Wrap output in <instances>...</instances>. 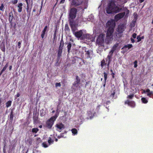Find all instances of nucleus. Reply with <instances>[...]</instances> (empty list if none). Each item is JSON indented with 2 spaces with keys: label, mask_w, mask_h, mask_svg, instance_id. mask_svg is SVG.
Wrapping results in <instances>:
<instances>
[{
  "label": "nucleus",
  "mask_w": 153,
  "mask_h": 153,
  "mask_svg": "<svg viewBox=\"0 0 153 153\" xmlns=\"http://www.w3.org/2000/svg\"><path fill=\"white\" fill-rule=\"evenodd\" d=\"M107 10H122V7L117 4V2L114 0L109 1L107 7Z\"/></svg>",
  "instance_id": "nucleus-2"
},
{
  "label": "nucleus",
  "mask_w": 153,
  "mask_h": 153,
  "mask_svg": "<svg viewBox=\"0 0 153 153\" xmlns=\"http://www.w3.org/2000/svg\"><path fill=\"white\" fill-rule=\"evenodd\" d=\"M8 66V63H7L3 67L2 70L1 71L3 73L6 70Z\"/></svg>",
  "instance_id": "nucleus-32"
},
{
  "label": "nucleus",
  "mask_w": 153,
  "mask_h": 153,
  "mask_svg": "<svg viewBox=\"0 0 153 153\" xmlns=\"http://www.w3.org/2000/svg\"><path fill=\"white\" fill-rule=\"evenodd\" d=\"M63 134H61L60 135L58 136V137H57L59 139H60L61 137H62L63 136H62V135Z\"/></svg>",
  "instance_id": "nucleus-54"
},
{
  "label": "nucleus",
  "mask_w": 153,
  "mask_h": 153,
  "mask_svg": "<svg viewBox=\"0 0 153 153\" xmlns=\"http://www.w3.org/2000/svg\"><path fill=\"white\" fill-rule=\"evenodd\" d=\"M90 82L89 81L87 82H86V83H85V87H86V86H87L88 84H89Z\"/></svg>",
  "instance_id": "nucleus-55"
},
{
  "label": "nucleus",
  "mask_w": 153,
  "mask_h": 153,
  "mask_svg": "<svg viewBox=\"0 0 153 153\" xmlns=\"http://www.w3.org/2000/svg\"><path fill=\"white\" fill-rule=\"evenodd\" d=\"M22 4L21 3H19L18 5V7L19 8V10H22Z\"/></svg>",
  "instance_id": "nucleus-40"
},
{
  "label": "nucleus",
  "mask_w": 153,
  "mask_h": 153,
  "mask_svg": "<svg viewBox=\"0 0 153 153\" xmlns=\"http://www.w3.org/2000/svg\"><path fill=\"white\" fill-rule=\"evenodd\" d=\"M118 43H116L113 46L111 51L109 52V54L107 56V59H108V61L107 65L108 67H109L111 61V58L113 53L114 51L116 50L118 46Z\"/></svg>",
  "instance_id": "nucleus-4"
},
{
  "label": "nucleus",
  "mask_w": 153,
  "mask_h": 153,
  "mask_svg": "<svg viewBox=\"0 0 153 153\" xmlns=\"http://www.w3.org/2000/svg\"><path fill=\"white\" fill-rule=\"evenodd\" d=\"M42 145H43V146L45 148H46L48 147V146L45 143H42Z\"/></svg>",
  "instance_id": "nucleus-47"
},
{
  "label": "nucleus",
  "mask_w": 153,
  "mask_h": 153,
  "mask_svg": "<svg viewBox=\"0 0 153 153\" xmlns=\"http://www.w3.org/2000/svg\"><path fill=\"white\" fill-rule=\"evenodd\" d=\"M55 127H56L57 129L59 130H61L65 128L64 125L62 123H59L56 124L55 125Z\"/></svg>",
  "instance_id": "nucleus-15"
},
{
  "label": "nucleus",
  "mask_w": 153,
  "mask_h": 153,
  "mask_svg": "<svg viewBox=\"0 0 153 153\" xmlns=\"http://www.w3.org/2000/svg\"><path fill=\"white\" fill-rule=\"evenodd\" d=\"M83 33L82 31L80 30L79 31L75 32L73 34L77 38H79L81 37Z\"/></svg>",
  "instance_id": "nucleus-12"
},
{
  "label": "nucleus",
  "mask_w": 153,
  "mask_h": 153,
  "mask_svg": "<svg viewBox=\"0 0 153 153\" xmlns=\"http://www.w3.org/2000/svg\"><path fill=\"white\" fill-rule=\"evenodd\" d=\"M12 103V101L10 100H9L7 101L6 103V107L8 108L11 105Z\"/></svg>",
  "instance_id": "nucleus-26"
},
{
  "label": "nucleus",
  "mask_w": 153,
  "mask_h": 153,
  "mask_svg": "<svg viewBox=\"0 0 153 153\" xmlns=\"http://www.w3.org/2000/svg\"><path fill=\"white\" fill-rule=\"evenodd\" d=\"M14 108H12L11 110V112L10 114V119L11 121H13V111Z\"/></svg>",
  "instance_id": "nucleus-18"
},
{
  "label": "nucleus",
  "mask_w": 153,
  "mask_h": 153,
  "mask_svg": "<svg viewBox=\"0 0 153 153\" xmlns=\"http://www.w3.org/2000/svg\"><path fill=\"white\" fill-rule=\"evenodd\" d=\"M20 96V95L19 93H17V94L16 95L17 97H19Z\"/></svg>",
  "instance_id": "nucleus-61"
},
{
  "label": "nucleus",
  "mask_w": 153,
  "mask_h": 153,
  "mask_svg": "<svg viewBox=\"0 0 153 153\" xmlns=\"http://www.w3.org/2000/svg\"><path fill=\"white\" fill-rule=\"evenodd\" d=\"M115 93V90H114L111 93V94L110 95V97H112V98H113L114 96V94Z\"/></svg>",
  "instance_id": "nucleus-38"
},
{
  "label": "nucleus",
  "mask_w": 153,
  "mask_h": 153,
  "mask_svg": "<svg viewBox=\"0 0 153 153\" xmlns=\"http://www.w3.org/2000/svg\"><path fill=\"white\" fill-rule=\"evenodd\" d=\"M57 117V114H56L54 116L51 117V118L54 121H55Z\"/></svg>",
  "instance_id": "nucleus-35"
},
{
  "label": "nucleus",
  "mask_w": 153,
  "mask_h": 153,
  "mask_svg": "<svg viewBox=\"0 0 153 153\" xmlns=\"http://www.w3.org/2000/svg\"><path fill=\"white\" fill-rule=\"evenodd\" d=\"M11 28L15 29L16 28V24L15 22H14L13 21L10 22Z\"/></svg>",
  "instance_id": "nucleus-21"
},
{
  "label": "nucleus",
  "mask_w": 153,
  "mask_h": 153,
  "mask_svg": "<svg viewBox=\"0 0 153 153\" xmlns=\"http://www.w3.org/2000/svg\"><path fill=\"white\" fill-rule=\"evenodd\" d=\"M13 18H14L13 15L12 14V13L11 12L10 13L9 15V22L13 21L12 19Z\"/></svg>",
  "instance_id": "nucleus-24"
},
{
  "label": "nucleus",
  "mask_w": 153,
  "mask_h": 153,
  "mask_svg": "<svg viewBox=\"0 0 153 153\" xmlns=\"http://www.w3.org/2000/svg\"><path fill=\"white\" fill-rule=\"evenodd\" d=\"M125 104H128V105L132 108H134L135 106V102L133 101H130L129 100H127L125 101Z\"/></svg>",
  "instance_id": "nucleus-10"
},
{
  "label": "nucleus",
  "mask_w": 153,
  "mask_h": 153,
  "mask_svg": "<svg viewBox=\"0 0 153 153\" xmlns=\"http://www.w3.org/2000/svg\"><path fill=\"white\" fill-rule=\"evenodd\" d=\"M144 1V0H139V1L140 3H141V2H143Z\"/></svg>",
  "instance_id": "nucleus-64"
},
{
  "label": "nucleus",
  "mask_w": 153,
  "mask_h": 153,
  "mask_svg": "<svg viewBox=\"0 0 153 153\" xmlns=\"http://www.w3.org/2000/svg\"><path fill=\"white\" fill-rule=\"evenodd\" d=\"M48 142L49 145H51V144H52L54 142L53 139L54 138H55V137H53V138L52 139L51 137H49L48 138Z\"/></svg>",
  "instance_id": "nucleus-20"
},
{
  "label": "nucleus",
  "mask_w": 153,
  "mask_h": 153,
  "mask_svg": "<svg viewBox=\"0 0 153 153\" xmlns=\"http://www.w3.org/2000/svg\"><path fill=\"white\" fill-rule=\"evenodd\" d=\"M88 35V34H85L84 35H83V36H84V38H82V39L86 38L87 37V36Z\"/></svg>",
  "instance_id": "nucleus-52"
},
{
  "label": "nucleus",
  "mask_w": 153,
  "mask_h": 153,
  "mask_svg": "<svg viewBox=\"0 0 153 153\" xmlns=\"http://www.w3.org/2000/svg\"><path fill=\"white\" fill-rule=\"evenodd\" d=\"M124 24H120L116 29L117 32L114 33V37L117 38H119L122 36V33L123 32L126 27Z\"/></svg>",
  "instance_id": "nucleus-3"
},
{
  "label": "nucleus",
  "mask_w": 153,
  "mask_h": 153,
  "mask_svg": "<svg viewBox=\"0 0 153 153\" xmlns=\"http://www.w3.org/2000/svg\"><path fill=\"white\" fill-rule=\"evenodd\" d=\"M106 13L108 14H110L113 12V10H106Z\"/></svg>",
  "instance_id": "nucleus-46"
},
{
  "label": "nucleus",
  "mask_w": 153,
  "mask_h": 153,
  "mask_svg": "<svg viewBox=\"0 0 153 153\" xmlns=\"http://www.w3.org/2000/svg\"><path fill=\"white\" fill-rule=\"evenodd\" d=\"M111 75L112 76V77L113 78H114L115 74L113 72H112L111 74Z\"/></svg>",
  "instance_id": "nucleus-57"
},
{
  "label": "nucleus",
  "mask_w": 153,
  "mask_h": 153,
  "mask_svg": "<svg viewBox=\"0 0 153 153\" xmlns=\"http://www.w3.org/2000/svg\"><path fill=\"white\" fill-rule=\"evenodd\" d=\"M138 15L135 13H134V19H133V21L134 22H136V20H137V17H138Z\"/></svg>",
  "instance_id": "nucleus-28"
},
{
  "label": "nucleus",
  "mask_w": 153,
  "mask_h": 153,
  "mask_svg": "<svg viewBox=\"0 0 153 153\" xmlns=\"http://www.w3.org/2000/svg\"><path fill=\"white\" fill-rule=\"evenodd\" d=\"M83 2V0H73L72 4L75 6H78L81 4Z\"/></svg>",
  "instance_id": "nucleus-14"
},
{
  "label": "nucleus",
  "mask_w": 153,
  "mask_h": 153,
  "mask_svg": "<svg viewBox=\"0 0 153 153\" xmlns=\"http://www.w3.org/2000/svg\"><path fill=\"white\" fill-rule=\"evenodd\" d=\"M64 45V41H63V39H62L61 40V41H60V44L59 46L61 45V46H62V47H63Z\"/></svg>",
  "instance_id": "nucleus-39"
},
{
  "label": "nucleus",
  "mask_w": 153,
  "mask_h": 153,
  "mask_svg": "<svg viewBox=\"0 0 153 153\" xmlns=\"http://www.w3.org/2000/svg\"><path fill=\"white\" fill-rule=\"evenodd\" d=\"M134 97V94H132L131 95H128L127 97V98L131 99H132Z\"/></svg>",
  "instance_id": "nucleus-37"
},
{
  "label": "nucleus",
  "mask_w": 153,
  "mask_h": 153,
  "mask_svg": "<svg viewBox=\"0 0 153 153\" xmlns=\"http://www.w3.org/2000/svg\"><path fill=\"white\" fill-rule=\"evenodd\" d=\"M72 45L71 42H70L68 43V45H67V49H68V53H69L70 52V51L71 49V47Z\"/></svg>",
  "instance_id": "nucleus-23"
},
{
  "label": "nucleus",
  "mask_w": 153,
  "mask_h": 153,
  "mask_svg": "<svg viewBox=\"0 0 153 153\" xmlns=\"http://www.w3.org/2000/svg\"><path fill=\"white\" fill-rule=\"evenodd\" d=\"M136 36L137 34L135 33H134L132 35V36L134 39H135L136 38Z\"/></svg>",
  "instance_id": "nucleus-48"
},
{
  "label": "nucleus",
  "mask_w": 153,
  "mask_h": 153,
  "mask_svg": "<svg viewBox=\"0 0 153 153\" xmlns=\"http://www.w3.org/2000/svg\"><path fill=\"white\" fill-rule=\"evenodd\" d=\"M4 7V5L3 4H2L1 6L0 7V10H2Z\"/></svg>",
  "instance_id": "nucleus-56"
},
{
  "label": "nucleus",
  "mask_w": 153,
  "mask_h": 153,
  "mask_svg": "<svg viewBox=\"0 0 153 153\" xmlns=\"http://www.w3.org/2000/svg\"><path fill=\"white\" fill-rule=\"evenodd\" d=\"M131 42L133 43H134L135 42L134 40L132 38H131Z\"/></svg>",
  "instance_id": "nucleus-58"
},
{
  "label": "nucleus",
  "mask_w": 153,
  "mask_h": 153,
  "mask_svg": "<svg viewBox=\"0 0 153 153\" xmlns=\"http://www.w3.org/2000/svg\"><path fill=\"white\" fill-rule=\"evenodd\" d=\"M65 0H61L60 1V3H63L65 1Z\"/></svg>",
  "instance_id": "nucleus-60"
},
{
  "label": "nucleus",
  "mask_w": 153,
  "mask_h": 153,
  "mask_svg": "<svg viewBox=\"0 0 153 153\" xmlns=\"http://www.w3.org/2000/svg\"><path fill=\"white\" fill-rule=\"evenodd\" d=\"M115 25V22L113 20L109 21L106 23V26L108 28L106 33V41H108V42L113 39V33Z\"/></svg>",
  "instance_id": "nucleus-1"
},
{
  "label": "nucleus",
  "mask_w": 153,
  "mask_h": 153,
  "mask_svg": "<svg viewBox=\"0 0 153 153\" xmlns=\"http://www.w3.org/2000/svg\"><path fill=\"white\" fill-rule=\"evenodd\" d=\"M48 27L47 26H45L44 28L43 29V30L41 34V37L42 39H43L45 34V33L47 31Z\"/></svg>",
  "instance_id": "nucleus-17"
},
{
  "label": "nucleus",
  "mask_w": 153,
  "mask_h": 153,
  "mask_svg": "<svg viewBox=\"0 0 153 153\" xmlns=\"http://www.w3.org/2000/svg\"><path fill=\"white\" fill-rule=\"evenodd\" d=\"M54 121L51 118L48 119L46 122V127L48 129L51 128Z\"/></svg>",
  "instance_id": "nucleus-8"
},
{
  "label": "nucleus",
  "mask_w": 153,
  "mask_h": 153,
  "mask_svg": "<svg viewBox=\"0 0 153 153\" xmlns=\"http://www.w3.org/2000/svg\"><path fill=\"white\" fill-rule=\"evenodd\" d=\"M61 86V84L60 82L59 83H56L55 84V86L56 87H60Z\"/></svg>",
  "instance_id": "nucleus-45"
},
{
  "label": "nucleus",
  "mask_w": 153,
  "mask_h": 153,
  "mask_svg": "<svg viewBox=\"0 0 153 153\" xmlns=\"http://www.w3.org/2000/svg\"><path fill=\"white\" fill-rule=\"evenodd\" d=\"M63 47L61 46V45L59 46V50L58 51L57 58V59L58 61L59 60L60 58L62 55Z\"/></svg>",
  "instance_id": "nucleus-11"
},
{
  "label": "nucleus",
  "mask_w": 153,
  "mask_h": 153,
  "mask_svg": "<svg viewBox=\"0 0 153 153\" xmlns=\"http://www.w3.org/2000/svg\"><path fill=\"white\" fill-rule=\"evenodd\" d=\"M133 46L132 44H128L126 45H125L121 49H124V52H126L128 49L131 48Z\"/></svg>",
  "instance_id": "nucleus-16"
},
{
  "label": "nucleus",
  "mask_w": 153,
  "mask_h": 153,
  "mask_svg": "<svg viewBox=\"0 0 153 153\" xmlns=\"http://www.w3.org/2000/svg\"><path fill=\"white\" fill-rule=\"evenodd\" d=\"M118 1H119L120 2L123 3H126L127 1V0H117Z\"/></svg>",
  "instance_id": "nucleus-43"
},
{
  "label": "nucleus",
  "mask_w": 153,
  "mask_h": 153,
  "mask_svg": "<svg viewBox=\"0 0 153 153\" xmlns=\"http://www.w3.org/2000/svg\"><path fill=\"white\" fill-rule=\"evenodd\" d=\"M25 1L26 2L27 4V5L29 4L30 0H25Z\"/></svg>",
  "instance_id": "nucleus-53"
},
{
  "label": "nucleus",
  "mask_w": 153,
  "mask_h": 153,
  "mask_svg": "<svg viewBox=\"0 0 153 153\" xmlns=\"http://www.w3.org/2000/svg\"><path fill=\"white\" fill-rule=\"evenodd\" d=\"M137 42H139L141 40L142 38L140 37V36H137Z\"/></svg>",
  "instance_id": "nucleus-42"
},
{
  "label": "nucleus",
  "mask_w": 153,
  "mask_h": 153,
  "mask_svg": "<svg viewBox=\"0 0 153 153\" xmlns=\"http://www.w3.org/2000/svg\"><path fill=\"white\" fill-rule=\"evenodd\" d=\"M22 42V41H19L18 43V47L19 48H21V43Z\"/></svg>",
  "instance_id": "nucleus-41"
},
{
  "label": "nucleus",
  "mask_w": 153,
  "mask_h": 153,
  "mask_svg": "<svg viewBox=\"0 0 153 153\" xmlns=\"http://www.w3.org/2000/svg\"><path fill=\"white\" fill-rule=\"evenodd\" d=\"M87 113L90 118L92 117L94 115V114H92L90 111H88Z\"/></svg>",
  "instance_id": "nucleus-33"
},
{
  "label": "nucleus",
  "mask_w": 153,
  "mask_h": 153,
  "mask_svg": "<svg viewBox=\"0 0 153 153\" xmlns=\"http://www.w3.org/2000/svg\"><path fill=\"white\" fill-rule=\"evenodd\" d=\"M152 92H150L148 93L147 94V96H148L150 97H151V95H152Z\"/></svg>",
  "instance_id": "nucleus-50"
},
{
  "label": "nucleus",
  "mask_w": 153,
  "mask_h": 153,
  "mask_svg": "<svg viewBox=\"0 0 153 153\" xmlns=\"http://www.w3.org/2000/svg\"><path fill=\"white\" fill-rule=\"evenodd\" d=\"M103 74L104 75V81H105V82H106V80L107 78L108 73L104 72L103 73Z\"/></svg>",
  "instance_id": "nucleus-31"
},
{
  "label": "nucleus",
  "mask_w": 153,
  "mask_h": 153,
  "mask_svg": "<svg viewBox=\"0 0 153 153\" xmlns=\"http://www.w3.org/2000/svg\"><path fill=\"white\" fill-rule=\"evenodd\" d=\"M137 60H135L134 62V67L135 68H136L137 66Z\"/></svg>",
  "instance_id": "nucleus-44"
},
{
  "label": "nucleus",
  "mask_w": 153,
  "mask_h": 153,
  "mask_svg": "<svg viewBox=\"0 0 153 153\" xmlns=\"http://www.w3.org/2000/svg\"><path fill=\"white\" fill-rule=\"evenodd\" d=\"M56 32H57V30H56V29L55 30L54 32V34H53V39L54 40L56 39Z\"/></svg>",
  "instance_id": "nucleus-36"
},
{
  "label": "nucleus",
  "mask_w": 153,
  "mask_h": 153,
  "mask_svg": "<svg viewBox=\"0 0 153 153\" xmlns=\"http://www.w3.org/2000/svg\"><path fill=\"white\" fill-rule=\"evenodd\" d=\"M143 91H144V93H145V92H147V93H149V92H150V90H149V89H148V88L146 90V91H145V90H144Z\"/></svg>",
  "instance_id": "nucleus-51"
},
{
  "label": "nucleus",
  "mask_w": 153,
  "mask_h": 153,
  "mask_svg": "<svg viewBox=\"0 0 153 153\" xmlns=\"http://www.w3.org/2000/svg\"><path fill=\"white\" fill-rule=\"evenodd\" d=\"M105 34H101L97 37V43L99 45H102L104 42Z\"/></svg>",
  "instance_id": "nucleus-7"
},
{
  "label": "nucleus",
  "mask_w": 153,
  "mask_h": 153,
  "mask_svg": "<svg viewBox=\"0 0 153 153\" xmlns=\"http://www.w3.org/2000/svg\"><path fill=\"white\" fill-rule=\"evenodd\" d=\"M125 14V13H119L116 15L114 17V19L116 21H117L120 20V19L122 18Z\"/></svg>",
  "instance_id": "nucleus-13"
},
{
  "label": "nucleus",
  "mask_w": 153,
  "mask_h": 153,
  "mask_svg": "<svg viewBox=\"0 0 153 153\" xmlns=\"http://www.w3.org/2000/svg\"><path fill=\"white\" fill-rule=\"evenodd\" d=\"M78 10H70L68 17L69 22L75 21L74 19L76 17L77 15L78 16Z\"/></svg>",
  "instance_id": "nucleus-5"
},
{
  "label": "nucleus",
  "mask_w": 153,
  "mask_h": 153,
  "mask_svg": "<svg viewBox=\"0 0 153 153\" xmlns=\"http://www.w3.org/2000/svg\"><path fill=\"white\" fill-rule=\"evenodd\" d=\"M0 48L2 51L5 52V45L4 44L1 43L0 45Z\"/></svg>",
  "instance_id": "nucleus-19"
},
{
  "label": "nucleus",
  "mask_w": 153,
  "mask_h": 153,
  "mask_svg": "<svg viewBox=\"0 0 153 153\" xmlns=\"http://www.w3.org/2000/svg\"><path fill=\"white\" fill-rule=\"evenodd\" d=\"M106 82H105V81H104V83L103 85V87H104L105 85H106Z\"/></svg>",
  "instance_id": "nucleus-63"
},
{
  "label": "nucleus",
  "mask_w": 153,
  "mask_h": 153,
  "mask_svg": "<svg viewBox=\"0 0 153 153\" xmlns=\"http://www.w3.org/2000/svg\"><path fill=\"white\" fill-rule=\"evenodd\" d=\"M12 68V66L11 65L9 67V70H11Z\"/></svg>",
  "instance_id": "nucleus-62"
},
{
  "label": "nucleus",
  "mask_w": 153,
  "mask_h": 153,
  "mask_svg": "<svg viewBox=\"0 0 153 153\" xmlns=\"http://www.w3.org/2000/svg\"><path fill=\"white\" fill-rule=\"evenodd\" d=\"M141 101L144 103H146L148 102V101L145 97H143L141 98Z\"/></svg>",
  "instance_id": "nucleus-29"
},
{
  "label": "nucleus",
  "mask_w": 153,
  "mask_h": 153,
  "mask_svg": "<svg viewBox=\"0 0 153 153\" xmlns=\"http://www.w3.org/2000/svg\"><path fill=\"white\" fill-rule=\"evenodd\" d=\"M69 24L73 33H74L77 30L76 21L70 22H69Z\"/></svg>",
  "instance_id": "nucleus-9"
},
{
  "label": "nucleus",
  "mask_w": 153,
  "mask_h": 153,
  "mask_svg": "<svg viewBox=\"0 0 153 153\" xmlns=\"http://www.w3.org/2000/svg\"><path fill=\"white\" fill-rule=\"evenodd\" d=\"M86 52L85 53V55L87 56V58H89L90 57V51L89 50H88L87 51H85Z\"/></svg>",
  "instance_id": "nucleus-25"
},
{
  "label": "nucleus",
  "mask_w": 153,
  "mask_h": 153,
  "mask_svg": "<svg viewBox=\"0 0 153 153\" xmlns=\"http://www.w3.org/2000/svg\"><path fill=\"white\" fill-rule=\"evenodd\" d=\"M107 65V63L105 62V59H103L101 62V66L102 68L104 66H105Z\"/></svg>",
  "instance_id": "nucleus-22"
},
{
  "label": "nucleus",
  "mask_w": 153,
  "mask_h": 153,
  "mask_svg": "<svg viewBox=\"0 0 153 153\" xmlns=\"http://www.w3.org/2000/svg\"><path fill=\"white\" fill-rule=\"evenodd\" d=\"M80 82L81 80L79 77L78 76H76L75 81L72 85L73 87H73L75 88H73V89L76 90V89L80 88L81 86H79V85L80 84Z\"/></svg>",
  "instance_id": "nucleus-6"
},
{
  "label": "nucleus",
  "mask_w": 153,
  "mask_h": 153,
  "mask_svg": "<svg viewBox=\"0 0 153 153\" xmlns=\"http://www.w3.org/2000/svg\"><path fill=\"white\" fill-rule=\"evenodd\" d=\"M39 131V129L37 128H33L32 129V132L33 133H36Z\"/></svg>",
  "instance_id": "nucleus-30"
},
{
  "label": "nucleus",
  "mask_w": 153,
  "mask_h": 153,
  "mask_svg": "<svg viewBox=\"0 0 153 153\" xmlns=\"http://www.w3.org/2000/svg\"><path fill=\"white\" fill-rule=\"evenodd\" d=\"M65 31H70V29L68 27V26L67 24H66L65 25Z\"/></svg>",
  "instance_id": "nucleus-34"
},
{
  "label": "nucleus",
  "mask_w": 153,
  "mask_h": 153,
  "mask_svg": "<svg viewBox=\"0 0 153 153\" xmlns=\"http://www.w3.org/2000/svg\"><path fill=\"white\" fill-rule=\"evenodd\" d=\"M72 133L74 134L75 135L77 133V129L76 128H73L71 129V130Z\"/></svg>",
  "instance_id": "nucleus-27"
},
{
  "label": "nucleus",
  "mask_w": 153,
  "mask_h": 153,
  "mask_svg": "<svg viewBox=\"0 0 153 153\" xmlns=\"http://www.w3.org/2000/svg\"><path fill=\"white\" fill-rule=\"evenodd\" d=\"M12 3L13 4H15L17 3L18 0H14L12 1Z\"/></svg>",
  "instance_id": "nucleus-49"
},
{
  "label": "nucleus",
  "mask_w": 153,
  "mask_h": 153,
  "mask_svg": "<svg viewBox=\"0 0 153 153\" xmlns=\"http://www.w3.org/2000/svg\"><path fill=\"white\" fill-rule=\"evenodd\" d=\"M110 103V101H108L106 102V103L107 105H108V104H109V103Z\"/></svg>",
  "instance_id": "nucleus-59"
}]
</instances>
